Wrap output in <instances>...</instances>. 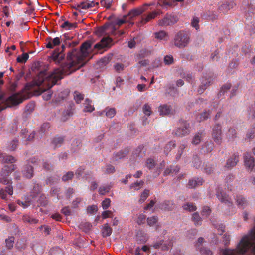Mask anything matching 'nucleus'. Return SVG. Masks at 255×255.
<instances>
[{
  "mask_svg": "<svg viewBox=\"0 0 255 255\" xmlns=\"http://www.w3.org/2000/svg\"><path fill=\"white\" fill-rule=\"evenodd\" d=\"M91 44L89 42L83 43L80 49H73L67 56V62L61 69H55L49 74L46 70L40 71L35 79L36 84L38 86H47L51 88L57 82L63 78L64 75H69L82 67L85 63V58L88 55L87 50Z\"/></svg>",
  "mask_w": 255,
  "mask_h": 255,
  "instance_id": "nucleus-1",
  "label": "nucleus"
},
{
  "mask_svg": "<svg viewBox=\"0 0 255 255\" xmlns=\"http://www.w3.org/2000/svg\"><path fill=\"white\" fill-rule=\"evenodd\" d=\"M23 98L19 93H15L9 96L6 100L3 99V96H0V111L7 107H11L21 103Z\"/></svg>",
  "mask_w": 255,
  "mask_h": 255,
  "instance_id": "nucleus-2",
  "label": "nucleus"
},
{
  "mask_svg": "<svg viewBox=\"0 0 255 255\" xmlns=\"http://www.w3.org/2000/svg\"><path fill=\"white\" fill-rule=\"evenodd\" d=\"M190 42V37L184 31H179L174 36L173 43L175 46L179 48H184L187 46Z\"/></svg>",
  "mask_w": 255,
  "mask_h": 255,
  "instance_id": "nucleus-3",
  "label": "nucleus"
},
{
  "mask_svg": "<svg viewBox=\"0 0 255 255\" xmlns=\"http://www.w3.org/2000/svg\"><path fill=\"white\" fill-rule=\"evenodd\" d=\"M190 123L186 121L180 120L179 127L173 131V134L180 137L188 135L191 132Z\"/></svg>",
  "mask_w": 255,
  "mask_h": 255,
  "instance_id": "nucleus-4",
  "label": "nucleus"
},
{
  "mask_svg": "<svg viewBox=\"0 0 255 255\" xmlns=\"http://www.w3.org/2000/svg\"><path fill=\"white\" fill-rule=\"evenodd\" d=\"M142 12L143 10L141 9H133L128 13V15L124 16L122 19L117 20L116 21V24L117 25L120 26L127 22H129L130 24L132 25H133L134 23L127 20V18L129 17L130 20H132L134 17L139 15Z\"/></svg>",
  "mask_w": 255,
  "mask_h": 255,
  "instance_id": "nucleus-5",
  "label": "nucleus"
},
{
  "mask_svg": "<svg viewBox=\"0 0 255 255\" xmlns=\"http://www.w3.org/2000/svg\"><path fill=\"white\" fill-rule=\"evenodd\" d=\"M14 165H10V166L6 165L2 169L0 176V182L3 184H8L9 183L10 180L8 178V175L14 170Z\"/></svg>",
  "mask_w": 255,
  "mask_h": 255,
  "instance_id": "nucleus-6",
  "label": "nucleus"
},
{
  "mask_svg": "<svg viewBox=\"0 0 255 255\" xmlns=\"http://www.w3.org/2000/svg\"><path fill=\"white\" fill-rule=\"evenodd\" d=\"M177 21V16L172 14H167L162 19L159 20L158 24L161 26H167L174 24Z\"/></svg>",
  "mask_w": 255,
  "mask_h": 255,
  "instance_id": "nucleus-7",
  "label": "nucleus"
},
{
  "mask_svg": "<svg viewBox=\"0 0 255 255\" xmlns=\"http://www.w3.org/2000/svg\"><path fill=\"white\" fill-rule=\"evenodd\" d=\"M217 197L223 203L229 207H233V204L231 201V199L229 196L223 191L220 190L218 189L216 193Z\"/></svg>",
  "mask_w": 255,
  "mask_h": 255,
  "instance_id": "nucleus-8",
  "label": "nucleus"
},
{
  "mask_svg": "<svg viewBox=\"0 0 255 255\" xmlns=\"http://www.w3.org/2000/svg\"><path fill=\"white\" fill-rule=\"evenodd\" d=\"M213 80L212 76L210 75L203 77L201 79V85L198 90V92L200 94L203 93L207 87L212 83Z\"/></svg>",
  "mask_w": 255,
  "mask_h": 255,
  "instance_id": "nucleus-9",
  "label": "nucleus"
},
{
  "mask_svg": "<svg viewBox=\"0 0 255 255\" xmlns=\"http://www.w3.org/2000/svg\"><path fill=\"white\" fill-rule=\"evenodd\" d=\"M221 126L219 124H216L213 128L212 137L214 141L218 144H220L221 143Z\"/></svg>",
  "mask_w": 255,
  "mask_h": 255,
  "instance_id": "nucleus-10",
  "label": "nucleus"
},
{
  "mask_svg": "<svg viewBox=\"0 0 255 255\" xmlns=\"http://www.w3.org/2000/svg\"><path fill=\"white\" fill-rule=\"evenodd\" d=\"M234 1L225 0L220 3L218 7V11L220 13H226L229 10L233 8L235 5Z\"/></svg>",
  "mask_w": 255,
  "mask_h": 255,
  "instance_id": "nucleus-11",
  "label": "nucleus"
},
{
  "mask_svg": "<svg viewBox=\"0 0 255 255\" xmlns=\"http://www.w3.org/2000/svg\"><path fill=\"white\" fill-rule=\"evenodd\" d=\"M112 41V39L109 37H103L99 42L94 45V48L97 49V51L105 48H109Z\"/></svg>",
  "mask_w": 255,
  "mask_h": 255,
  "instance_id": "nucleus-12",
  "label": "nucleus"
},
{
  "mask_svg": "<svg viewBox=\"0 0 255 255\" xmlns=\"http://www.w3.org/2000/svg\"><path fill=\"white\" fill-rule=\"evenodd\" d=\"M62 50L59 51V50L58 49L55 50L51 55V58L52 60L56 63L58 64H60L61 61L63 60L64 57V54L62 53L64 49L65 48V46L62 45L61 46Z\"/></svg>",
  "mask_w": 255,
  "mask_h": 255,
  "instance_id": "nucleus-13",
  "label": "nucleus"
},
{
  "mask_svg": "<svg viewBox=\"0 0 255 255\" xmlns=\"http://www.w3.org/2000/svg\"><path fill=\"white\" fill-rule=\"evenodd\" d=\"M244 163L248 170L252 171L255 166V160L249 153H246L244 155Z\"/></svg>",
  "mask_w": 255,
  "mask_h": 255,
  "instance_id": "nucleus-14",
  "label": "nucleus"
},
{
  "mask_svg": "<svg viewBox=\"0 0 255 255\" xmlns=\"http://www.w3.org/2000/svg\"><path fill=\"white\" fill-rule=\"evenodd\" d=\"M99 5L98 2H95L93 1H90L87 0L85 1L82 2L80 4H78L76 10H78V8H81L82 9H87L95 6H97Z\"/></svg>",
  "mask_w": 255,
  "mask_h": 255,
  "instance_id": "nucleus-15",
  "label": "nucleus"
},
{
  "mask_svg": "<svg viewBox=\"0 0 255 255\" xmlns=\"http://www.w3.org/2000/svg\"><path fill=\"white\" fill-rule=\"evenodd\" d=\"M74 105L73 104H70L68 108L63 111L61 117V121L64 122L66 121L69 117H71L73 115V112L74 110Z\"/></svg>",
  "mask_w": 255,
  "mask_h": 255,
  "instance_id": "nucleus-16",
  "label": "nucleus"
},
{
  "mask_svg": "<svg viewBox=\"0 0 255 255\" xmlns=\"http://www.w3.org/2000/svg\"><path fill=\"white\" fill-rule=\"evenodd\" d=\"M46 41L47 42L46 45V48L51 49L53 48L54 46L60 44V39L59 37H56L54 39H52L51 37H48L46 39Z\"/></svg>",
  "mask_w": 255,
  "mask_h": 255,
  "instance_id": "nucleus-17",
  "label": "nucleus"
},
{
  "mask_svg": "<svg viewBox=\"0 0 255 255\" xmlns=\"http://www.w3.org/2000/svg\"><path fill=\"white\" fill-rule=\"evenodd\" d=\"M239 162V156L234 154L227 161L226 167L227 168H232L235 166Z\"/></svg>",
  "mask_w": 255,
  "mask_h": 255,
  "instance_id": "nucleus-18",
  "label": "nucleus"
},
{
  "mask_svg": "<svg viewBox=\"0 0 255 255\" xmlns=\"http://www.w3.org/2000/svg\"><path fill=\"white\" fill-rule=\"evenodd\" d=\"M204 136L205 133L204 131L198 132L193 136L191 142L192 144L195 145L199 144Z\"/></svg>",
  "mask_w": 255,
  "mask_h": 255,
  "instance_id": "nucleus-19",
  "label": "nucleus"
},
{
  "mask_svg": "<svg viewBox=\"0 0 255 255\" xmlns=\"http://www.w3.org/2000/svg\"><path fill=\"white\" fill-rule=\"evenodd\" d=\"M203 179L201 178H194L189 181L188 186L190 188H195L201 185L203 183Z\"/></svg>",
  "mask_w": 255,
  "mask_h": 255,
  "instance_id": "nucleus-20",
  "label": "nucleus"
},
{
  "mask_svg": "<svg viewBox=\"0 0 255 255\" xmlns=\"http://www.w3.org/2000/svg\"><path fill=\"white\" fill-rule=\"evenodd\" d=\"M22 174L26 178L30 179L33 176V168L30 165H27L22 170Z\"/></svg>",
  "mask_w": 255,
  "mask_h": 255,
  "instance_id": "nucleus-21",
  "label": "nucleus"
},
{
  "mask_svg": "<svg viewBox=\"0 0 255 255\" xmlns=\"http://www.w3.org/2000/svg\"><path fill=\"white\" fill-rule=\"evenodd\" d=\"M236 203L239 208H244L248 204L246 199L242 195H237L236 198Z\"/></svg>",
  "mask_w": 255,
  "mask_h": 255,
  "instance_id": "nucleus-22",
  "label": "nucleus"
},
{
  "mask_svg": "<svg viewBox=\"0 0 255 255\" xmlns=\"http://www.w3.org/2000/svg\"><path fill=\"white\" fill-rule=\"evenodd\" d=\"M5 192L7 193L9 195H11L13 194V187L10 185L7 186L5 187V190L3 189H0V196L3 199H5L6 198V194Z\"/></svg>",
  "mask_w": 255,
  "mask_h": 255,
  "instance_id": "nucleus-23",
  "label": "nucleus"
},
{
  "mask_svg": "<svg viewBox=\"0 0 255 255\" xmlns=\"http://www.w3.org/2000/svg\"><path fill=\"white\" fill-rule=\"evenodd\" d=\"M0 160L3 163H12L15 161V159L13 156L2 153H0Z\"/></svg>",
  "mask_w": 255,
  "mask_h": 255,
  "instance_id": "nucleus-24",
  "label": "nucleus"
},
{
  "mask_svg": "<svg viewBox=\"0 0 255 255\" xmlns=\"http://www.w3.org/2000/svg\"><path fill=\"white\" fill-rule=\"evenodd\" d=\"M175 205L172 201H165L160 205L161 209L165 210H173Z\"/></svg>",
  "mask_w": 255,
  "mask_h": 255,
  "instance_id": "nucleus-25",
  "label": "nucleus"
},
{
  "mask_svg": "<svg viewBox=\"0 0 255 255\" xmlns=\"http://www.w3.org/2000/svg\"><path fill=\"white\" fill-rule=\"evenodd\" d=\"M95 110L93 105H92V101L89 99H86L84 103V108L83 111L85 112H92Z\"/></svg>",
  "mask_w": 255,
  "mask_h": 255,
  "instance_id": "nucleus-26",
  "label": "nucleus"
},
{
  "mask_svg": "<svg viewBox=\"0 0 255 255\" xmlns=\"http://www.w3.org/2000/svg\"><path fill=\"white\" fill-rule=\"evenodd\" d=\"M158 111L160 115H167L171 113V109L170 106L167 105H163L159 107Z\"/></svg>",
  "mask_w": 255,
  "mask_h": 255,
  "instance_id": "nucleus-27",
  "label": "nucleus"
},
{
  "mask_svg": "<svg viewBox=\"0 0 255 255\" xmlns=\"http://www.w3.org/2000/svg\"><path fill=\"white\" fill-rule=\"evenodd\" d=\"M157 15V13L156 12H152L150 13L148 15L145 17H142L141 22L144 24L147 22L150 21L151 19H154Z\"/></svg>",
  "mask_w": 255,
  "mask_h": 255,
  "instance_id": "nucleus-28",
  "label": "nucleus"
},
{
  "mask_svg": "<svg viewBox=\"0 0 255 255\" xmlns=\"http://www.w3.org/2000/svg\"><path fill=\"white\" fill-rule=\"evenodd\" d=\"M157 15V13L156 12H152L150 13L148 15L145 17H142L141 22L144 24L147 22L150 21L151 19H154Z\"/></svg>",
  "mask_w": 255,
  "mask_h": 255,
  "instance_id": "nucleus-29",
  "label": "nucleus"
},
{
  "mask_svg": "<svg viewBox=\"0 0 255 255\" xmlns=\"http://www.w3.org/2000/svg\"><path fill=\"white\" fill-rule=\"evenodd\" d=\"M153 247L155 249L161 248L162 250H167L169 248V245H167L166 244H163V240H161L154 243L153 245Z\"/></svg>",
  "mask_w": 255,
  "mask_h": 255,
  "instance_id": "nucleus-30",
  "label": "nucleus"
},
{
  "mask_svg": "<svg viewBox=\"0 0 255 255\" xmlns=\"http://www.w3.org/2000/svg\"><path fill=\"white\" fill-rule=\"evenodd\" d=\"M103 112H105V115L109 118L114 117L116 113V109L114 108L109 107L106 108L105 109L103 110Z\"/></svg>",
  "mask_w": 255,
  "mask_h": 255,
  "instance_id": "nucleus-31",
  "label": "nucleus"
},
{
  "mask_svg": "<svg viewBox=\"0 0 255 255\" xmlns=\"http://www.w3.org/2000/svg\"><path fill=\"white\" fill-rule=\"evenodd\" d=\"M112 188V186L110 185H105L104 186H101L99 187L98 190V192L99 194L104 195L106 193L109 192L110 190Z\"/></svg>",
  "mask_w": 255,
  "mask_h": 255,
  "instance_id": "nucleus-32",
  "label": "nucleus"
},
{
  "mask_svg": "<svg viewBox=\"0 0 255 255\" xmlns=\"http://www.w3.org/2000/svg\"><path fill=\"white\" fill-rule=\"evenodd\" d=\"M179 171V168L178 166L175 167H171L166 168L165 170L163 175L164 176H167L170 175V174H173L174 173H176Z\"/></svg>",
  "mask_w": 255,
  "mask_h": 255,
  "instance_id": "nucleus-33",
  "label": "nucleus"
},
{
  "mask_svg": "<svg viewBox=\"0 0 255 255\" xmlns=\"http://www.w3.org/2000/svg\"><path fill=\"white\" fill-rule=\"evenodd\" d=\"M64 142V138L61 136H56L52 140V144L55 147H59L61 146Z\"/></svg>",
  "mask_w": 255,
  "mask_h": 255,
  "instance_id": "nucleus-34",
  "label": "nucleus"
},
{
  "mask_svg": "<svg viewBox=\"0 0 255 255\" xmlns=\"http://www.w3.org/2000/svg\"><path fill=\"white\" fill-rule=\"evenodd\" d=\"M22 220L24 222L28 223L30 224H36L38 223V220L35 218H32L31 216L25 215L22 217Z\"/></svg>",
  "mask_w": 255,
  "mask_h": 255,
  "instance_id": "nucleus-35",
  "label": "nucleus"
},
{
  "mask_svg": "<svg viewBox=\"0 0 255 255\" xmlns=\"http://www.w3.org/2000/svg\"><path fill=\"white\" fill-rule=\"evenodd\" d=\"M192 218L196 226L201 225L202 219L197 212H195L193 214Z\"/></svg>",
  "mask_w": 255,
  "mask_h": 255,
  "instance_id": "nucleus-36",
  "label": "nucleus"
},
{
  "mask_svg": "<svg viewBox=\"0 0 255 255\" xmlns=\"http://www.w3.org/2000/svg\"><path fill=\"white\" fill-rule=\"evenodd\" d=\"M112 229L109 227L107 224L104 225L102 231V235L103 237H108L112 234Z\"/></svg>",
  "mask_w": 255,
  "mask_h": 255,
  "instance_id": "nucleus-37",
  "label": "nucleus"
},
{
  "mask_svg": "<svg viewBox=\"0 0 255 255\" xmlns=\"http://www.w3.org/2000/svg\"><path fill=\"white\" fill-rule=\"evenodd\" d=\"M61 27L66 30H70L76 27V23H71L68 21L64 22L61 25Z\"/></svg>",
  "mask_w": 255,
  "mask_h": 255,
  "instance_id": "nucleus-38",
  "label": "nucleus"
},
{
  "mask_svg": "<svg viewBox=\"0 0 255 255\" xmlns=\"http://www.w3.org/2000/svg\"><path fill=\"white\" fill-rule=\"evenodd\" d=\"M128 150H125L124 151H120L119 152L115 153L114 155L115 160H118L124 158L128 154Z\"/></svg>",
  "mask_w": 255,
  "mask_h": 255,
  "instance_id": "nucleus-39",
  "label": "nucleus"
},
{
  "mask_svg": "<svg viewBox=\"0 0 255 255\" xmlns=\"http://www.w3.org/2000/svg\"><path fill=\"white\" fill-rule=\"evenodd\" d=\"M193 166L197 169L200 168L201 165V161L197 155H194L192 160Z\"/></svg>",
  "mask_w": 255,
  "mask_h": 255,
  "instance_id": "nucleus-40",
  "label": "nucleus"
},
{
  "mask_svg": "<svg viewBox=\"0 0 255 255\" xmlns=\"http://www.w3.org/2000/svg\"><path fill=\"white\" fill-rule=\"evenodd\" d=\"M149 194V191L147 189H145L143 193L140 195V198L139 199V203L140 204L143 203L146 199L148 198Z\"/></svg>",
  "mask_w": 255,
  "mask_h": 255,
  "instance_id": "nucleus-41",
  "label": "nucleus"
},
{
  "mask_svg": "<svg viewBox=\"0 0 255 255\" xmlns=\"http://www.w3.org/2000/svg\"><path fill=\"white\" fill-rule=\"evenodd\" d=\"M255 136V127L252 128L251 129H249L247 134H246V138L251 140L254 138Z\"/></svg>",
  "mask_w": 255,
  "mask_h": 255,
  "instance_id": "nucleus-42",
  "label": "nucleus"
},
{
  "mask_svg": "<svg viewBox=\"0 0 255 255\" xmlns=\"http://www.w3.org/2000/svg\"><path fill=\"white\" fill-rule=\"evenodd\" d=\"M142 110L144 114L148 116L151 115L152 113L150 105L147 103L143 105Z\"/></svg>",
  "mask_w": 255,
  "mask_h": 255,
  "instance_id": "nucleus-43",
  "label": "nucleus"
},
{
  "mask_svg": "<svg viewBox=\"0 0 255 255\" xmlns=\"http://www.w3.org/2000/svg\"><path fill=\"white\" fill-rule=\"evenodd\" d=\"M29 58V55L27 53H23L21 56H18L16 60L19 63H25Z\"/></svg>",
  "mask_w": 255,
  "mask_h": 255,
  "instance_id": "nucleus-44",
  "label": "nucleus"
},
{
  "mask_svg": "<svg viewBox=\"0 0 255 255\" xmlns=\"http://www.w3.org/2000/svg\"><path fill=\"white\" fill-rule=\"evenodd\" d=\"M84 95L80 93L77 91L74 93V99L76 102L78 104L81 103V101L83 100Z\"/></svg>",
  "mask_w": 255,
  "mask_h": 255,
  "instance_id": "nucleus-45",
  "label": "nucleus"
},
{
  "mask_svg": "<svg viewBox=\"0 0 255 255\" xmlns=\"http://www.w3.org/2000/svg\"><path fill=\"white\" fill-rule=\"evenodd\" d=\"M167 36V33L163 30L155 33V38L160 40L164 39Z\"/></svg>",
  "mask_w": 255,
  "mask_h": 255,
  "instance_id": "nucleus-46",
  "label": "nucleus"
},
{
  "mask_svg": "<svg viewBox=\"0 0 255 255\" xmlns=\"http://www.w3.org/2000/svg\"><path fill=\"white\" fill-rule=\"evenodd\" d=\"M156 163L154 159L148 158L146 161V166L149 169H152L155 167Z\"/></svg>",
  "mask_w": 255,
  "mask_h": 255,
  "instance_id": "nucleus-47",
  "label": "nucleus"
},
{
  "mask_svg": "<svg viewBox=\"0 0 255 255\" xmlns=\"http://www.w3.org/2000/svg\"><path fill=\"white\" fill-rule=\"evenodd\" d=\"M41 191V187L38 184H35L34 185L33 188V191L32 193V194L31 195V196H32V198H34L36 196V195H37L38 193H40Z\"/></svg>",
  "mask_w": 255,
  "mask_h": 255,
  "instance_id": "nucleus-48",
  "label": "nucleus"
},
{
  "mask_svg": "<svg viewBox=\"0 0 255 255\" xmlns=\"http://www.w3.org/2000/svg\"><path fill=\"white\" fill-rule=\"evenodd\" d=\"M158 219V217L155 216L149 217L147 219V224L150 226H152L157 222Z\"/></svg>",
  "mask_w": 255,
  "mask_h": 255,
  "instance_id": "nucleus-49",
  "label": "nucleus"
},
{
  "mask_svg": "<svg viewBox=\"0 0 255 255\" xmlns=\"http://www.w3.org/2000/svg\"><path fill=\"white\" fill-rule=\"evenodd\" d=\"M110 61L109 58L107 57H104L101 59H100L97 62V64L99 65L100 67H104Z\"/></svg>",
  "mask_w": 255,
  "mask_h": 255,
  "instance_id": "nucleus-50",
  "label": "nucleus"
},
{
  "mask_svg": "<svg viewBox=\"0 0 255 255\" xmlns=\"http://www.w3.org/2000/svg\"><path fill=\"white\" fill-rule=\"evenodd\" d=\"M6 245L8 249H11L14 243V238L13 237H9L5 240Z\"/></svg>",
  "mask_w": 255,
  "mask_h": 255,
  "instance_id": "nucleus-51",
  "label": "nucleus"
},
{
  "mask_svg": "<svg viewBox=\"0 0 255 255\" xmlns=\"http://www.w3.org/2000/svg\"><path fill=\"white\" fill-rule=\"evenodd\" d=\"M186 145L185 144H181L178 149V152L176 156V159L178 160L181 157L182 154L183 153L184 150L186 148Z\"/></svg>",
  "mask_w": 255,
  "mask_h": 255,
  "instance_id": "nucleus-52",
  "label": "nucleus"
},
{
  "mask_svg": "<svg viewBox=\"0 0 255 255\" xmlns=\"http://www.w3.org/2000/svg\"><path fill=\"white\" fill-rule=\"evenodd\" d=\"M115 171V167L111 164H107L104 173L107 174L113 173Z\"/></svg>",
  "mask_w": 255,
  "mask_h": 255,
  "instance_id": "nucleus-53",
  "label": "nucleus"
},
{
  "mask_svg": "<svg viewBox=\"0 0 255 255\" xmlns=\"http://www.w3.org/2000/svg\"><path fill=\"white\" fill-rule=\"evenodd\" d=\"M183 208L184 210H188L189 211H194L196 209V206L193 203H188L185 204L183 206Z\"/></svg>",
  "mask_w": 255,
  "mask_h": 255,
  "instance_id": "nucleus-54",
  "label": "nucleus"
},
{
  "mask_svg": "<svg viewBox=\"0 0 255 255\" xmlns=\"http://www.w3.org/2000/svg\"><path fill=\"white\" fill-rule=\"evenodd\" d=\"M211 112L210 110L205 111L200 114V121H203L207 119L210 117Z\"/></svg>",
  "mask_w": 255,
  "mask_h": 255,
  "instance_id": "nucleus-55",
  "label": "nucleus"
},
{
  "mask_svg": "<svg viewBox=\"0 0 255 255\" xmlns=\"http://www.w3.org/2000/svg\"><path fill=\"white\" fill-rule=\"evenodd\" d=\"M74 176V173L73 172H68L66 174L64 175L62 178L63 181H67L69 180H71Z\"/></svg>",
  "mask_w": 255,
  "mask_h": 255,
  "instance_id": "nucleus-56",
  "label": "nucleus"
},
{
  "mask_svg": "<svg viewBox=\"0 0 255 255\" xmlns=\"http://www.w3.org/2000/svg\"><path fill=\"white\" fill-rule=\"evenodd\" d=\"M143 181L141 180L139 182L137 181L134 183L131 184L130 187V188H134L135 190H139L143 185Z\"/></svg>",
  "mask_w": 255,
  "mask_h": 255,
  "instance_id": "nucleus-57",
  "label": "nucleus"
},
{
  "mask_svg": "<svg viewBox=\"0 0 255 255\" xmlns=\"http://www.w3.org/2000/svg\"><path fill=\"white\" fill-rule=\"evenodd\" d=\"M164 62L166 65H170L174 62V58L172 55H166L164 58Z\"/></svg>",
  "mask_w": 255,
  "mask_h": 255,
  "instance_id": "nucleus-58",
  "label": "nucleus"
},
{
  "mask_svg": "<svg viewBox=\"0 0 255 255\" xmlns=\"http://www.w3.org/2000/svg\"><path fill=\"white\" fill-rule=\"evenodd\" d=\"M200 252V253L203 255H212V251L204 247H201L198 249Z\"/></svg>",
  "mask_w": 255,
  "mask_h": 255,
  "instance_id": "nucleus-59",
  "label": "nucleus"
},
{
  "mask_svg": "<svg viewBox=\"0 0 255 255\" xmlns=\"http://www.w3.org/2000/svg\"><path fill=\"white\" fill-rule=\"evenodd\" d=\"M176 144L175 141H170L169 142L165 147L164 151L165 152H168L170 151L172 148H174L175 147ZM167 154V153H166Z\"/></svg>",
  "mask_w": 255,
  "mask_h": 255,
  "instance_id": "nucleus-60",
  "label": "nucleus"
},
{
  "mask_svg": "<svg viewBox=\"0 0 255 255\" xmlns=\"http://www.w3.org/2000/svg\"><path fill=\"white\" fill-rule=\"evenodd\" d=\"M112 2V0H101L100 1L102 6L106 7L107 9H108L111 7Z\"/></svg>",
  "mask_w": 255,
  "mask_h": 255,
  "instance_id": "nucleus-61",
  "label": "nucleus"
},
{
  "mask_svg": "<svg viewBox=\"0 0 255 255\" xmlns=\"http://www.w3.org/2000/svg\"><path fill=\"white\" fill-rule=\"evenodd\" d=\"M98 210L97 206L96 205H91L87 207V211L88 213L94 214Z\"/></svg>",
  "mask_w": 255,
  "mask_h": 255,
  "instance_id": "nucleus-62",
  "label": "nucleus"
},
{
  "mask_svg": "<svg viewBox=\"0 0 255 255\" xmlns=\"http://www.w3.org/2000/svg\"><path fill=\"white\" fill-rule=\"evenodd\" d=\"M111 200L109 198H106L102 202V207L104 209H107L110 205Z\"/></svg>",
  "mask_w": 255,
  "mask_h": 255,
  "instance_id": "nucleus-63",
  "label": "nucleus"
},
{
  "mask_svg": "<svg viewBox=\"0 0 255 255\" xmlns=\"http://www.w3.org/2000/svg\"><path fill=\"white\" fill-rule=\"evenodd\" d=\"M231 84H226L225 85H223L221 89V91L220 92V94H224L225 93H226L228 90H229L231 88Z\"/></svg>",
  "mask_w": 255,
  "mask_h": 255,
  "instance_id": "nucleus-64",
  "label": "nucleus"
}]
</instances>
